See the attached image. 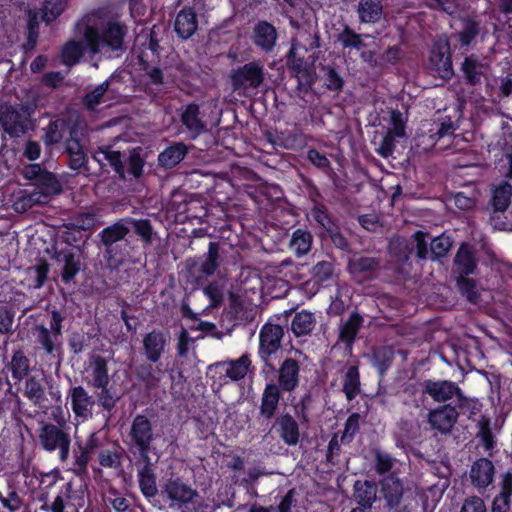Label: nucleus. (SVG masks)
<instances>
[{"label":"nucleus","mask_w":512,"mask_h":512,"mask_svg":"<svg viewBox=\"0 0 512 512\" xmlns=\"http://www.w3.org/2000/svg\"><path fill=\"white\" fill-rule=\"evenodd\" d=\"M129 27L119 15H111L89 24L83 32L87 51L96 54H120L126 50Z\"/></svg>","instance_id":"nucleus-1"},{"label":"nucleus","mask_w":512,"mask_h":512,"mask_svg":"<svg viewBox=\"0 0 512 512\" xmlns=\"http://www.w3.org/2000/svg\"><path fill=\"white\" fill-rule=\"evenodd\" d=\"M71 428L65 421L52 422L42 421L37 429V441L40 448L48 453L57 452L61 463L68 461L71 451Z\"/></svg>","instance_id":"nucleus-2"},{"label":"nucleus","mask_w":512,"mask_h":512,"mask_svg":"<svg viewBox=\"0 0 512 512\" xmlns=\"http://www.w3.org/2000/svg\"><path fill=\"white\" fill-rule=\"evenodd\" d=\"M455 130L456 127L450 117L424 120L416 131V146L424 151H429L438 143L443 142V145L439 146V149L442 150L452 141Z\"/></svg>","instance_id":"nucleus-3"},{"label":"nucleus","mask_w":512,"mask_h":512,"mask_svg":"<svg viewBox=\"0 0 512 512\" xmlns=\"http://www.w3.org/2000/svg\"><path fill=\"white\" fill-rule=\"evenodd\" d=\"M379 500L384 512H411L409 505L404 504L406 492L404 481L391 473L382 477L379 482Z\"/></svg>","instance_id":"nucleus-4"},{"label":"nucleus","mask_w":512,"mask_h":512,"mask_svg":"<svg viewBox=\"0 0 512 512\" xmlns=\"http://www.w3.org/2000/svg\"><path fill=\"white\" fill-rule=\"evenodd\" d=\"M130 452L135 458L150 457L149 452L155 439L152 422L147 416L138 414L134 417L128 433Z\"/></svg>","instance_id":"nucleus-5"},{"label":"nucleus","mask_w":512,"mask_h":512,"mask_svg":"<svg viewBox=\"0 0 512 512\" xmlns=\"http://www.w3.org/2000/svg\"><path fill=\"white\" fill-rule=\"evenodd\" d=\"M283 337L284 328L279 324L267 321L260 329L258 355L269 370H275L270 357L281 349Z\"/></svg>","instance_id":"nucleus-6"},{"label":"nucleus","mask_w":512,"mask_h":512,"mask_svg":"<svg viewBox=\"0 0 512 512\" xmlns=\"http://www.w3.org/2000/svg\"><path fill=\"white\" fill-rule=\"evenodd\" d=\"M43 130L45 145L53 146L62 140L65 142L67 139L80 136L82 134V124L78 118L58 117L51 120Z\"/></svg>","instance_id":"nucleus-7"},{"label":"nucleus","mask_w":512,"mask_h":512,"mask_svg":"<svg viewBox=\"0 0 512 512\" xmlns=\"http://www.w3.org/2000/svg\"><path fill=\"white\" fill-rule=\"evenodd\" d=\"M429 64L441 79L449 81L453 78L451 48L446 37H438L433 41L429 53Z\"/></svg>","instance_id":"nucleus-8"},{"label":"nucleus","mask_w":512,"mask_h":512,"mask_svg":"<svg viewBox=\"0 0 512 512\" xmlns=\"http://www.w3.org/2000/svg\"><path fill=\"white\" fill-rule=\"evenodd\" d=\"M161 493L170 501V507L178 508L183 512L191 510L190 505H193V499L197 496V492L180 478L167 479Z\"/></svg>","instance_id":"nucleus-9"},{"label":"nucleus","mask_w":512,"mask_h":512,"mask_svg":"<svg viewBox=\"0 0 512 512\" xmlns=\"http://www.w3.org/2000/svg\"><path fill=\"white\" fill-rule=\"evenodd\" d=\"M420 387L422 394L430 396L435 402L445 403L455 397L458 406L462 407L466 401L460 387L452 381L426 379L420 383Z\"/></svg>","instance_id":"nucleus-10"},{"label":"nucleus","mask_w":512,"mask_h":512,"mask_svg":"<svg viewBox=\"0 0 512 512\" xmlns=\"http://www.w3.org/2000/svg\"><path fill=\"white\" fill-rule=\"evenodd\" d=\"M230 81L235 91L240 89H256L264 82V68L258 62H248L232 69Z\"/></svg>","instance_id":"nucleus-11"},{"label":"nucleus","mask_w":512,"mask_h":512,"mask_svg":"<svg viewBox=\"0 0 512 512\" xmlns=\"http://www.w3.org/2000/svg\"><path fill=\"white\" fill-rule=\"evenodd\" d=\"M129 232L130 228L127 226L125 217L105 227L98 234L100 242L105 247V258L110 266L117 267L122 263V259L116 258L113 254V244L125 239Z\"/></svg>","instance_id":"nucleus-12"},{"label":"nucleus","mask_w":512,"mask_h":512,"mask_svg":"<svg viewBox=\"0 0 512 512\" xmlns=\"http://www.w3.org/2000/svg\"><path fill=\"white\" fill-rule=\"evenodd\" d=\"M82 251L78 246L66 244L65 247L55 250L53 259L62 264L61 281L71 283L81 270Z\"/></svg>","instance_id":"nucleus-13"},{"label":"nucleus","mask_w":512,"mask_h":512,"mask_svg":"<svg viewBox=\"0 0 512 512\" xmlns=\"http://www.w3.org/2000/svg\"><path fill=\"white\" fill-rule=\"evenodd\" d=\"M490 66L476 54L464 57L459 71L461 81L470 87H480L487 80Z\"/></svg>","instance_id":"nucleus-14"},{"label":"nucleus","mask_w":512,"mask_h":512,"mask_svg":"<svg viewBox=\"0 0 512 512\" xmlns=\"http://www.w3.org/2000/svg\"><path fill=\"white\" fill-rule=\"evenodd\" d=\"M67 400L76 420L84 422L92 417L96 400L85 387L71 386L67 392Z\"/></svg>","instance_id":"nucleus-15"},{"label":"nucleus","mask_w":512,"mask_h":512,"mask_svg":"<svg viewBox=\"0 0 512 512\" xmlns=\"http://www.w3.org/2000/svg\"><path fill=\"white\" fill-rule=\"evenodd\" d=\"M139 489L142 495L151 502L158 494L154 463L151 457L135 458Z\"/></svg>","instance_id":"nucleus-16"},{"label":"nucleus","mask_w":512,"mask_h":512,"mask_svg":"<svg viewBox=\"0 0 512 512\" xmlns=\"http://www.w3.org/2000/svg\"><path fill=\"white\" fill-rule=\"evenodd\" d=\"M459 417V411L451 404H444L428 413V423L433 430L441 434H448L451 432Z\"/></svg>","instance_id":"nucleus-17"},{"label":"nucleus","mask_w":512,"mask_h":512,"mask_svg":"<svg viewBox=\"0 0 512 512\" xmlns=\"http://www.w3.org/2000/svg\"><path fill=\"white\" fill-rule=\"evenodd\" d=\"M476 249L467 242H462L453 259V275H476L478 273Z\"/></svg>","instance_id":"nucleus-18"},{"label":"nucleus","mask_w":512,"mask_h":512,"mask_svg":"<svg viewBox=\"0 0 512 512\" xmlns=\"http://www.w3.org/2000/svg\"><path fill=\"white\" fill-rule=\"evenodd\" d=\"M300 363L294 358H285L277 369L276 386L286 393L294 392L300 385Z\"/></svg>","instance_id":"nucleus-19"},{"label":"nucleus","mask_w":512,"mask_h":512,"mask_svg":"<svg viewBox=\"0 0 512 512\" xmlns=\"http://www.w3.org/2000/svg\"><path fill=\"white\" fill-rule=\"evenodd\" d=\"M180 122L190 139L194 140L206 131V123L201 118L200 106L196 102L183 105L180 109Z\"/></svg>","instance_id":"nucleus-20"},{"label":"nucleus","mask_w":512,"mask_h":512,"mask_svg":"<svg viewBox=\"0 0 512 512\" xmlns=\"http://www.w3.org/2000/svg\"><path fill=\"white\" fill-rule=\"evenodd\" d=\"M169 339V332L160 329H153L145 334L142 345L146 360L157 363L164 354Z\"/></svg>","instance_id":"nucleus-21"},{"label":"nucleus","mask_w":512,"mask_h":512,"mask_svg":"<svg viewBox=\"0 0 512 512\" xmlns=\"http://www.w3.org/2000/svg\"><path fill=\"white\" fill-rule=\"evenodd\" d=\"M364 316L357 310H353L346 319H341L338 333V343L352 351L360 329L364 326Z\"/></svg>","instance_id":"nucleus-22"},{"label":"nucleus","mask_w":512,"mask_h":512,"mask_svg":"<svg viewBox=\"0 0 512 512\" xmlns=\"http://www.w3.org/2000/svg\"><path fill=\"white\" fill-rule=\"evenodd\" d=\"M379 486L373 480H356L353 485L352 499L357 507L371 510L378 499Z\"/></svg>","instance_id":"nucleus-23"},{"label":"nucleus","mask_w":512,"mask_h":512,"mask_svg":"<svg viewBox=\"0 0 512 512\" xmlns=\"http://www.w3.org/2000/svg\"><path fill=\"white\" fill-rule=\"evenodd\" d=\"M278 38L276 28L265 20L258 21L253 27L252 42L262 52L273 51Z\"/></svg>","instance_id":"nucleus-24"},{"label":"nucleus","mask_w":512,"mask_h":512,"mask_svg":"<svg viewBox=\"0 0 512 512\" xmlns=\"http://www.w3.org/2000/svg\"><path fill=\"white\" fill-rule=\"evenodd\" d=\"M64 152L67 155V165L71 170L76 172L88 170V156L80 136L67 139L64 143Z\"/></svg>","instance_id":"nucleus-25"},{"label":"nucleus","mask_w":512,"mask_h":512,"mask_svg":"<svg viewBox=\"0 0 512 512\" xmlns=\"http://www.w3.org/2000/svg\"><path fill=\"white\" fill-rule=\"evenodd\" d=\"M283 393L285 392L277 387L274 381L266 383L259 407L260 415L263 418L271 420L275 416Z\"/></svg>","instance_id":"nucleus-26"},{"label":"nucleus","mask_w":512,"mask_h":512,"mask_svg":"<svg viewBox=\"0 0 512 512\" xmlns=\"http://www.w3.org/2000/svg\"><path fill=\"white\" fill-rule=\"evenodd\" d=\"M85 485L80 482L78 487L75 488V482L69 481L63 485L59 494L55 497L52 505V512H64L65 501L73 502L74 506L81 505L83 500Z\"/></svg>","instance_id":"nucleus-27"},{"label":"nucleus","mask_w":512,"mask_h":512,"mask_svg":"<svg viewBox=\"0 0 512 512\" xmlns=\"http://www.w3.org/2000/svg\"><path fill=\"white\" fill-rule=\"evenodd\" d=\"M35 342L40 345L46 355L60 356L63 342L60 337L53 334L44 324L35 325Z\"/></svg>","instance_id":"nucleus-28"},{"label":"nucleus","mask_w":512,"mask_h":512,"mask_svg":"<svg viewBox=\"0 0 512 512\" xmlns=\"http://www.w3.org/2000/svg\"><path fill=\"white\" fill-rule=\"evenodd\" d=\"M197 15L192 7L182 8L176 15L174 31L179 38L187 40L197 31Z\"/></svg>","instance_id":"nucleus-29"},{"label":"nucleus","mask_w":512,"mask_h":512,"mask_svg":"<svg viewBox=\"0 0 512 512\" xmlns=\"http://www.w3.org/2000/svg\"><path fill=\"white\" fill-rule=\"evenodd\" d=\"M495 468L491 460L482 457L477 459L471 466V483L477 488L488 487L494 479Z\"/></svg>","instance_id":"nucleus-30"},{"label":"nucleus","mask_w":512,"mask_h":512,"mask_svg":"<svg viewBox=\"0 0 512 512\" xmlns=\"http://www.w3.org/2000/svg\"><path fill=\"white\" fill-rule=\"evenodd\" d=\"M276 424L279 436L285 444L294 446L299 442V425L293 416L283 414L277 419Z\"/></svg>","instance_id":"nucleus-31"},{"label":"nucleus","mask_w":512,"mask_h":512,"mask_svg":"<svg viewBox=\"0 0 512 512\" xmlns=\"http://www.w3.org/2000/svg\"><path fill=\"white\" fill-rule=\"evenodd\" d=\"M316 326V316L308 310L296 312L291 320L290 329L296 338L310 335Z\"/></svg>","instance_id":"nucleus-32"},{"label":"nucleus","mask_w":512,"mask_h":512,"mask_svg":"<svg viewBox=\"0 0 512 512\" xmlns=\"http://www.w3.org/2000/svg\"><path fill=\"white\" fill-rule=\"evenodd\" d=\"M215 366H226L225 375L232 381H240L244 379L249 372L251 360L248 354H243L236 360L218 362Z\"/></svg>","instance_id":"nucleus-33"},{"label":"nucleus","mask_w":512,"mask_h":512,"mask_svg":"<svg viewBox=\"0 0 512 512\" xmlns=\"http://www.w3.org/2000/svg\"><path fill=\"white\" fill-rule=\"evenodd\" d=\"M188 148L183 142H176L166 147L159 155L158 162L166 169L174 168L187 155Z\"/></svg>","instance_id":"nucleus-34"},{"label":"nucleus","mask_w":512,"mask_h":512,"mask_svg":"<svg viewBox=\"0 0 512 512\" xmlns=\"http://www.w3.org/2000/svg\"><path fill=\"white\" fill-rule=\"evenodd\" d=\"M379 260L375 257L357 256L348 262V271L353 276L371 278L379 267Z\"/></svg>","instance_id":"nucleus-35"},{"label":"nucleus","mask_w":512,"mask_h":512,"mask_svg":"<svg viewBox=\"0 0 512 512\" xmlns=\"http://www.w3.org/2000/svg\"><path fill=\"white\" fill-rule=\"evenodd\" d=\"M91 378L87 381L89 387L93 389L106 388L109 386L110 377L108 374L107 361L102 356H95L91 366Z\"/></svg>","instance_id":"nucleus-36"},{"label":"nucleus","mask_w":512,"mask_h":512,"mask_svg":"<svg viewBox=\"0 0 512 512\" xmlns=\"http://www.w3.org/2000/svg\"><path fill=\"white\" fill-rule=\"evenodd\" d=\"M361 379L358 365H350L342 378V392L347 401L354 400L361 393Z\"/></svg>","instance_id":"nucleus-37"},{"label":"nucleus","mask_w":512,"mask_h":512,"mask_svg":"<svg viewBox=\"0 0 512 512\" xmlns=\"http://www.w3.org/2000/svg\"><path fill=\"white\" fill-rule=\"evenodd\" d=\"M460 22L462 28L457 33L458 42L461 47H470L480 33V22L470 15L460 17Z\"/></svg>","instance_id":"nucleus-38"},{"label":"nucleus","mask_w":512,"mask_h":512,"mask_svg":"<svg viewBox=\"0 0 512 512\" xmlns=\"http://www.w3.org/2000/svg\"><path fill=\"white\" fill-rule=\"evenodd\" d=\"M312 234L302 228L295 229L290 237L288 248L297 257L307 255L312 247Z\"/></svg>","instance_id":"nucleus-39"},{"label":"nucleus","mask_w":512,"mask_h":512,"mask_svg":"<svg viewBox=\"0 0 512 512\" xmlns=\"http://www.w3.org/2000/svg\"><path fill=\"white\" fill-rule=\"evenodd\" d=\"M7 368L10 370L12 378L16 382H21L30 373V359L22 349H16L12 353Z\"/></svg>","instance_id":"nucleus-40"},{"label":"nucleus","mask_w":512,"mask_h":512,"mask_svg":"<svg viewBox=\"0 0 512 512\" xmlns=\"http://www.w3.org/2000/svg\"><path fill=\"white\" fill-rule=\"evenodd\" d=\"M87 51L85 40H69L61 49V61L65 66L72 67L80 62Z\"/></svg>","instance_id":"nucleus-41"},{"label":"nucleus","mask_w":512,"mask_h":512,"mask_svg":"<svg viewBox=\"0 0 512 512\" xmlns=\"http://www.w3.org/2000/svg\"><path fill=\"white\" fill-rule=\"evenodd\" d=\"M383 7L380 0H359L357 13L361 23H376L381 19Z\"/></svg>","instance_id":"nucleus-42"},{"label":"nucleus","mask_w":512,"mask_h":512,"mask_svg":"<svg viewBox=\"0 0 512 512\" xmlns=\"http://www.w3.org/2000/svg\"><path fill=\"white\" fill-rule=\"evenodd\" d=\"M139 67L148 77V85L160 87L164 84L163 70L158 66H151L147 49L144 48L137 56Z\"/></svg>","instance_id":"nucleus-43"},{"label":"nucleus","mask_w":512,"mask_h":512,"mask_svg":"<svg viewBox=\"0 0 512 512\" xmlns=\"http://www.w3.org/2000/svg\"><path fill=\"white\" fill-rule=\"evenodd\" d=\"M455 278V287L460 295L470 303L476 304L480 300V294L477 289V282L470 278V275H453Z\"/></svg>","instance_id":"nucleus-44"},{"label":"nucleus","mask_w":512,"mask_h":512,"mask_svg":"<svg viewBox=\"0 0 512 512\" xmlns=\"http://www.w3.org/2000/svg\"><path fill=\"white\" fill-rule=\"evenodd\" d=\"M127 224L132 225L134 233L145 245H151L157 238V232L154 231L152 223L147 218L135 219L126 217Z\"/></svg>","instance_id":"nucleus-45"},{"label":"nucleus","mask_w":512,"mask_h":512,"mask_svg":"<svg viewBox=\"0 0 512 512\" xmlns=\"http://www.w3.org/2000/svg\"><path fill=\"white\" fill-rule=\"evenodd\" d=\"M219 251V242L210 241L208 244V251L204 254V260L202 261L199 269L201 274L211 276L217 271L221 263Z\"/></svg>","instance_id":"nucleus-46"},{"label":"nucleus","mask_w":512,"mask_h":512,"mask_svg":"<svg viewBox=\"0 0 512 512\" xmlns=\"http://www.w3.org/2000/svg\"><path fill=\"white\" fill-rule=\"evenodd\" d=\"M26 14V43L24 44V48L26 50H32L36 47L38 43L40 22L42 21V19L39 16V13L32 9H28Z\"/></svg>","instance_id":"nucleus-47"},{"label":"nucleus","mask_w":512,"mask_h":512,"mask_svg":"<svg viewBox=\"0 0 512 512\" xmlns=\"http://www.w3.org/2000/svg\"><path fill=\"white\" fill-rule=\"evenodd\" d=\"M394 360V350L390 346H380L373 350L372 362L379 375L383 377Z\"/></svg>","instance_id":"nucleus-48"},{"label":"nucleus","mask_w":512,"mask_h":512,"mask_svg":"<svg viewBox=\"0 0 512 512\" xmlns=\"http://www.w3.org/2000/svg\"><path fill=\"white\" fill-rule=\"evenodd\" d=\"M512 195V186L504 182L500 184L493 190L492 198L490 204L495 212H504L511 200Z\"/></svg>","instance_id":"nucleus-49"},{"label":"nucleus","mask_w":512,"mask_h":512,"mask_svg":"<svg viewBox=\"0 0 512 512\" xmlns=\"http://www.w3.org/2000/svg\"><path fill=\"white\" fill-rule=\"evenodd\" d=\"M337 41L343 46L344 49L348 48L359 51L365 46L362 35L356 33L347 24H345L342 31L338 33Z\"/></svg>","instance_id":"nucleus-50"},{"label":"nucleus","mask_w":512,"mask_h":512,"mask_svg":"<svg viewBox=\"0 0 512 512\" xmlns=\"http://www.w3.org/2000/svg\"><path fill=\"white\" fill-rule=\"evenodd\" d=\"M396 458L390 453L381 451L379 449L374 451L373 468L379 476H388L396 463Z\"/></svg>","instance_id":"nucleus-51"},{"label":"nucleus","mask_w":512,"mask_h":512,"mask_svg":"<svg viewBox=\"0 0 512 512\" xmlns=\"http://www.w3.org/2000/svg\"><path fill=\"white\" fill-rule=\"evenodd\" d=\"M508 481L506 484L500 483L501 490L493 499L491 512H511L512 487Z\"/></svg>","instance_id":"nucleus-52"},{"label":"nucleus","mask_w":512,"mask_h":512,"mask_svg":"<svg viewBox=\"0 0 512 512\" xmlns=\"http://www.w3.org/2000/svg\"><path fill=\"white\" fill-rule=\"evenodd\" d=\"M40 192L45 196L57 195L61 192L62 187L57 177L47 170L35 182Z\"/></svg>","instance_id":"nucleus-53"},{"label":"nucleus","mask_w":512,"mask_h":512,"mask_svg":"<svg viewBox=\"0 0 512 512\" xmlns=\"http://www.w3.org/2000/svg\"><path fill=\"white\" fill-rule=\"evenodd\" d=\"M360 420L361 415L357 412H353L348 416L341 433V444L349 445L353 442L355 436L360 432Z\"/></svg>","instance_id":"nucleus-54"},{"label":"nucleus","mask_w":512,"mask_h":512,"mask_svg":"<svg viewBox=\"0 0 512 512\" xmlns=\"http://www.w3.org/2000/svg\"><path fill=\"white\" fill-rule=\"evenodd\" d=\"M108 89L109 82L108 80H105L101 84L97 85L94 89L87 92L82 99L84 107L89 111H94L96 107L101 103L103 96Z\"/></svg>","instance_id":"nucleus-55"},{"label":"nucleus","mask_w":512,"mask_h":512,"mask_svg":"<svg viewBox=\"0 0 512 512\" xmlns=\"http://www.w3.org/2000/svg\"><path fill=\"white\" fill-rule=\"evenodd\" d=\"M312 219L326 232L334 229L337 225L333 217L329 213L327 207L323 204L315 205L310 212Z\"/></svg>","instance_id":"nucleus-56"},{"label":"nucleus","mask_w":512,"mask_h":512,"mask_svg":"<svg viewBox=\"0 0 512 512\" xmlns=\"http://www.w3.org/2000/svg\"><path fill=\"white\" fill-rule=\"evenodd\" d=\"M24 395L36 405L45 399L44 387L35 376L26 377Z\"/></svg>","instance_id":"nucleus-57"},{"label":"nucleus","mask_w":512,"mask_h":512,"mask_svg":"<svg viewBox=\"0 0 512 512\" xmlns=\"http://www.w3.org/2000/svg\"><path fill=\"white\" fill-rule=\"evenodd\" d=\"M3 127L11 137H19L26 132L25 123L22 121L20 114L15 111L4 117Z\"/></svg>","instance_id":"nucleus-58"},{"label":"nucleus","mask_w":512,"mask_h":512,"mask_svg":"<svg viewBox=\"0 0 512 512\" xmlns=\"http://www.w3.org/2000/svg\"><path fill=\"white\" fill-rule=\"evenodd\" d=\"M453 241L451 237L441 234L435 237L430 244V258L432 260H438L445 257L452 247Z\"/></svg>","instance_id":"nucleus-59"},{"label":"nucleus","mask_w":512,"mask_h":512,"mask_svg":"<svg viewBox=\"0 0 512 512\" xmlns=\"http://www.w3.org/2000/svg\"><path fill=\"white\" fill-rule=\"evenodd\" d=\"M65 0H45L41 19L46 24L55 21L65 10Z\"/></svg>","instance_id":"nucleus-60"},{"label":"nucleus","mask_w":512,"mask_h":512,"mask_svg":"<svg viewBox=\"0 0 512 512\" xmlns=\"http://www.w3.org/2000/svg\"><path fill=\"white\" fill-rule=\"evenodd\" d=\"M75 444L76 447L73 449V470L79 475L87 474L91 454L80 446V441L77 440Z\"/></svg>","instance_id":"nucleus-61"},{"label":"nucleus","mask_w":512,"mask_h":512,"mask_svg":"<svg viewBox=\"0 0 512 512\" xmlns=\"http://www.w3.org/2000/svg\"><path fill=\"white\" fill-rule=\"evenodd\" d=\"M49 270L50 266L45 259H40L34 266L28 269V273L33 279L34 288L39 289L45 284Z\"/></svg>","instance_id":"nucleus-62"},{"label":"nucleus","mask_w":512,"mask_h":512,"mask_svg":"<svg viewBox=\"0 0 512 512\" xmlns=\"http://www.w3.org/2000/svg\"><path fill=\"white\" fill-rule=\"evenodd\" d=\"M297 79V92L298 95H305L312 90L315 83V73L310 69L306 68L293 75Z\"/></svg>","instance_id":"nucleus-63"},{"label":"nucleus","mask_w":512,"mask_h":512,"mask_svg":"<svg viewBox=\"0 0 512 512\" xmlns=\"http://www.w3.org/2000/svg\"><path fill=\"white\" fill-rule=\"evenodd\" d=\"M98 390L100 391L96 393L95 400L103 411L110 414L116 407L119 397L112 393L109 386H106L104 389L99 388Z\"/></svg>","instance_id":"nucleus-64"}]
</instances>
